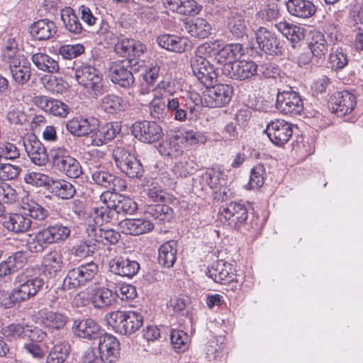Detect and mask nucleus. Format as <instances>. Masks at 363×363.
Returning a JSON list of instances; mask_svg holds the SVG:
<instances>
[{
    "mask_svg": "<svg viewBox=\"0 0 363 363\" xmlns=\"http://www.w3.org/2000/svg\"><path fill=\"white\" fill-rule=\"evenodd\" d=\"M158 45L169 51L182 53L192 48L190 40L185 37L164 34L157 38Z\"/></svg>",
    "mask_w": 363,
    "mask_h": 363,
    "instance_id": "5701e85b",
    "label": "nucleus"
},
{
    "mask_svg": "<svg viewBox=\"0 0 363 363\" xmlns=\"http://www.w3.org/2000/svg\"><path fill=\"white\" fill-rule=\"evenodd\" d=\"M84 52L82 44H66L59 48V54L65 60H72L81 55Z\"/></svg>",
    "mask_w": 363,
    "mask_h": 363,
    "instance_id": "338daca9",
    "label": "nucleus"
},
{
    "mask_svg": "<svg viewBox=\"0 0 363 363\" xmlns=\"http://www.w3.org/2000/svg\"><path fill=\"white\" fill-rule=\"evenodd\" d=\"M276 107L284 114L297 116L303 111V103L299 94L290 88L277 94Z\"/></svg>",
    "mask_w": 363,
    "mask_h": 363,
    "instance_id": "ddd939ff",
    "label": "nucleus"
},
{
    "mask_svg": "<svg viewBox=\"0 0 363 363\" xmlns=\"http://www.w3.org/2000/svg\"><path fill=\"white\" fill-rule=\"evenodd\" d=\"M61 18L67 30L74 34L80 33L82 30V26L71 8H66L61 13Z\"/></svg>",
    "mask_w": 363,
    "mask_h": 363,
    "instance_id": "3c124183",
    "label": "nucleus"
},
{
    "mask_svg": "<svg viewBox=\"0 0 363 363\" xmlns=\"http://www.w3.org/2000/svg\"><path fill=\"white\" fill-rule=\"evenodd\" d=\"M170 339L173 348L177 352H184L188 349L189 337L183 330H172Z\"/></svg>",
    "mask_w": 363,
    "mask_h": 363,
    "instance_id": "6e6d98bb",
    "label": "nucleus"
},
{
    "mask_svg": "<svg viewBox=\"0 0 363 363\" xmlns=\"http://www.w3.org/2000/svg\"><path fill=\"white\" fill-rule=\"evenodd\" d=\"M98 272V265L93 262L69 270L64 279L62 289H76L91 281Z\"/></svg>",
    "mask_w": 363,
    "mask_h": 363,
    "instance_id": "0eeeda50",
    "label": "nucleus"
},
{
    "mask_svg": "<svg viewBox=\"0 0 363 363\" xmlns=\"http://www.w3.org/2000/svg\"><path fill=\"white\" fill-rule=\"evenodd\" d=\"M265 169L263 164H258L252 170L248 185L250 189H259L264 184Z\"/></svg>",
    "mask_w": 363,
    "mask_h": 363,
    "instance_id": "774afa93",
    "label": "nucleus"
},
{
    "mask_svg": "<svg viewBox=\"0 0 363 363\" xmlns=\"http://www.w3.org/2000/svg\"><path fill=\"white\" fill-rule=\"evenodd\" d=\"M222 73L226 77L245 80L255 76L258 72L257 65L251 60H240L234 65L228 64L225 68H221Z\"/></svg>",
    "mask_w": 363,
    "mask_h": 363,
    "instance_id": "2eb2a0df",
    "label": "nucleus"
},
{
    "mask_svg": "<svg viewBox=\"0 0 363 363\" xmlns=\"http://www.w3.org/2000/svg\"><path fill=\"white\" fill-rule=\"evenodd\" d=\"M101 108L108 113H116L123 111L127 107V104L118 96L108 94L102 98L101 101Z\"/></svg>",
    "mask_w": 363,
    "mask_h": 363,
    "instance_id": "8fccbe9b",
    "label": "nucleus"
},
{
    "mask_svg": "<svg viewBox=\"0 0 363 363\" xmlns=\"http://www.w3.org/2000/svg\"><path fill=\"white\" fill-rule=\"evenodd\" d=\"M348 63L347 55L342 49L332 50L328 57V65L331 69L338 72L342 69Z\"/></svg>",
    "mask_w": 363,
    "mask_h": 363,
    "instance_id": "4d7b16f0",
    "label": "nucleus"
},
{
    "mask_svg": "<svg viewBox=\"0 0 363 363\" xmlns=\"http://www.w3.org/2000/svg\"><path fill=\"white\" fill-rule=\"evenodd\" d=\"M113 158L118 168L121 169L125 168V164L130 161V157H135L130 152L124 147H116L112 152Z\"/></svg>",
    "mask_w": 363,
    "mask_h": 363,
    "instance_id": "69168bd1",
    "label": "nucleus"
},
{
    "mask_svg": "<svg viewBox=\"0 0 363 363\" xmlns=\"http://www.w3.org/2000/svg\"><path fill=\"white\" fill-rule=\"evenodd\" d=\"M31 60L35 66L41 71L56 73L59 70L57 61L46 53H35L32 55Z\"/></svg>",
    "mask_w": 363,
    "mask_h": 363,
    "instance_id": "c03bdc74",
    "label": "nucleus"
},
{
    "mask_svg": "<svg viewBox=\"0 0 363 363\" xmlns=\"http://www.w3.org/2000/svg\"><path fill=\"white\" fill-rule=\"evenodd\" d=\"M145 216L147 220L152 219L158 224H162L172 220V210L167 205H150L145 211Z\"/></svg>",
    "mask_w": 363,
    "mask_h": 363,
    "instance_id": "c9c22d12",
    "label": "nucleus"
},
{
    "mask_svg": "<svg viewBox=\"0 0 363 363\" xmlns=\"http://www.w3.org/2000/svg\"><path fill=\"white\" fill-rule=\"evenodd\" d=\"M50 189L53 195L62 199H69L76 193L74 186L65 179H52Z\"/></svg>",
    "mask_w": 363,
    "mask_h": 363,
    "instance_id": "a18cd8bd",
    "label": "nucleus"
},
{
    "mask_svg": "<svg viewBox=\"0 0 363 363\" xmlns=\"http://www.w3.org/2000/svg\"><path fill=\"white\" fill-rule=\"evenodd\" d=\"M203 103V96L195 91H190L186 99V108L189 110L190 119L197 118L201 111L202 104Z\"/></svg>",
    "mask_w": 363,
    "mask_h": 363,
    "instance_id": "5fc2aeb1",
    "label": "nucleus"
},
{
    "mask_svg": "<svg viewBox=\"0 0 363 363\" xmlns=\"http://www.w3.org/2000/svg\"><path fill=\"white\" fill-rule=\"evenodd\" d=\"M34 103L45 112L55 116L65 118L69 112V106L66 104L46 96L35 97Z\"/></svg>",
    "mask_w": 363,
    "mask_h": 363,
    "instance_id": "4be33fe9",
    "label": "nucleus"
},
{
    "mask_svg": "<svg viewBox=\"0 0 363 363\" xmlns=\"http://www.w3.org/2000/svg\"><path fill=\"white\" fill-rule=\"evenodd\" d=\"M26 327V323H11L2 329V334L9 340L17 338L25 339Z\"/></svg>",
    "mask_w": 363,
    "mask_h": 363,
    "instance_id": "bf43d9fd",
    "label": "nucleus"
},
{
    "mask_svg": "<svg viewBox=\"0 0 363 363\" xmlns=\"http://www.w3.org/2000/svg\"><path fill=\"white\" fill-rule=\"evenodd\" d=\"M96 235V240L104 245H115L121 238V234L118 231L106 228H100Z\"/></svg>",
    "mask_w": 363,
    "mask_h": 363,
    "instance_id": "052dcab7",
    "label": "nucleus"
},
{
    "mask_svg": "<svg viewBox=\"0 0 363 363\" xmlns=\"http://www.w3.org/2000/svg\"><path fill=\"white\" fill-rule=\"evenodd\" d=\"M177 253V242L171 240L162 244L158 250V262L164 267H173Z\"/></svg>",
    "mask_w": 363,
    "mask_h": 363,
    "instance_id": "4c0bfd02",
    "label": "nucleus"
},
{
    "mask_svg": "<svg viewBox=\"0 0 363 363\" xmlns=\"http://www.w3.org/2000/svg\"><path fill=\"white\" fill-rule=\"evenodd\" d=\"M131 133L135 138L144 143H154L164 136L162 127L155 121H138L131 127Z\"/></svg>",
    "mask_w": 363,
    "mask_h": 363,
    "instance_id": "6e6552de",
    "label": "nucleus"
},
{
    "mask_svg": "<svg viewBox=\"0 0 363 363\" xmlns=\"http://www.w3.org/2000/svg\"><path fill=\"white\" fill-rule=\"evenodd\" d=\"M43 230L50 244L64 242L69 238L71 233V230L68 226L60 223L50 225L43 228Z\"/></svg>",
    "mask_w": 363,
    "mask_h": 363,
    "instance_id": "a19ab883",
    "label": "nucleus"
},
{
    "mask_svg": "<svg viewBox=\"0 0 363 363\" xmlns=\"http://www.w3.org/2000/svg\"><path fill=\"white\" fill-rule=\"evenodd\" d=\"M201 182L214 191L225 182V179L222 171L219 169L212 168L208 169L201 175Z\"/></svg>",
    "mask_w": 363,
    "mask_h": 363,
    "instance_id": "de8ad7c7",
    "label": "nucleus"
},
{
    "mask_svg": "<svg viewBox=\"0 0 363 363\" xmlns=\"http://www.w3.org/2000/svg\"><path fill=\"white\" fill-rule=\"evenodd\" d=\"M276 28L293 43L299 42L304 38V29L300 26L281 21L275 24Z\"/></svg>",
    "mask_w": 363,
    "mask_h": 363,
    "instance_id": "37998d69",
    "label": "nucleus"
},
{
    "mask_svg": "<svg viewBox=\"0 0 363 363\" xmlns=\"http://www.w3.org/2000/svg\"><path fill=\"white\" fill-rule=\"evenodd\" d=\"M42 265L45 274L50 277L56 276L64 267L61 251L57 248L49 250L43 257Z\"/></svg>",
    "mask_w": 363,
    "mask_h": 363,
    "instance_id": "7c9ffc66",
    "label": "nucleus"
},
{
    "mask_svg": "<svg viewBox=\"0 0 363 363\" xmlns=\"http://www.w3.org/2000/svg\"><path fill=\"white\" fill-rule=\"evenodd\" d=\"M70 352V345L66 341L55 344L50 350L46 362L47 363H63Z\"/></svg>",
    "mask_w": 363,
    "mask_h": 363,
    "instance_id": "09e8293b",
    "label": "nucleus"
},
{
    "mask_svg": "<svg viewBox=\"0 0 363 363\" xmlns=\"http://www.w3.org/2000/svg\"><path fill=\"white\" fill-rule=\"evenodd\" d=\"M118 226L126 235H139L150 232L154 224L146 218L125 219L119 222Z\"/></svg>",
    "mask_w": 363,
    "mask_h": 363,
    "instance_id": "2f4dec72",
    "label": "nucleus"
},
{
    "mask_svg": "<svg viewBox=\"0 0 363 363\" xmlns=\"http://www.w3.org/2000/svg\"><path fill=\"white\" fill-rule=\"evenodd\" d=\"M167 86H169V82H161L153 90L155 97L150 104V112L153 118L160 119L165 114L166 101L172 95Z\"/></svg>",
    "mask_w": 363,
    "mask_h": 363,
    "instance_id": "dca6fc26",
    "label": "nucleus"
},
{
    "mask_svg": "<svg viewBox=\"0 0 363 363\" xmlns=\"http://www.w3.org/2000/svg\"><path fill=\"white\" fill-rule=\"evenodd\" d=\"M73 330L78 337L93 340V345L101 334L99 325L89 318L75 320Z\"/></svg>",
    "mask_w": 363,
    "mask_h": 363,
    "instance_id": "c85d7f7f",
    "label": "nucleus"
},
{
    "mask_svg": "<svg viewBox=\"0 0 363 363\" xmlns=\"http://www.w3.org/2000/svg\"><path fill=\"white\" fill-rule=\"evenodd\" d=\"M203 92V104L210 108L222 107L228 104L233 94V87L228 84H218L206 87Z\"/></svg>",
    "mask_w": 363,
    "mask_h": 363,
    "instance_id": "9d476101",
    "label": "nucleus"
},
{
    "mask_svg": "<svg viewBox=\"0 0 363 363\" xmlns=\"http://www.w3.org/2000/svg\"><path fill=\"white\" fill-rule=\"evenodd\" d=\"M285 5L291 16L301 19H308L316 12V6L309 0H287Z\"/></svg>",
    "mask_w": 363,
    "mask_h": 363,
    "instance_id": "bb28decb",
    "label": "nucleus"
},
{
    "mask_svg": "<svg viewBox=\"0 0 363 363\" xmlns=\"http://www.w3.org/2000/svg\"><path fill=\"white\" fill-rule=\"evenodd\" d=\"M244 55V48L240 43H230L225 45L216 55L215 61L225 68L228 64L234 65Z\"/></svg>",
    "mask_w": 363,
    "mask_h": 363,
    "instance_id": "a878e982",
    "label": "nucleus"
},
{
    "mask_svg": "<svg viewBox=\"0 0 363 363\" xmlns=\"http://www.w3.org/2000/svg\"><path fill=\"white\" fill-rule=\"evenodd\" d=\"M27 262V253L18 251L0 263V277L3 278L22 269Z\"/></svg>",
    "mask_w": 363,
    "mask_h": 363,
    "instance_id": "473e14b6",
    "label": "nucleus"
},
{
    "mask_svg": "<svg viewBox=\"0 0 363 363\" xmlns=\"http://www.w3.org/2000/svg\"><path fill=\"white\" fill-rule=\"evenodd\" d=\"M111 287H96L94 289L91 301L94 307L101 308L112 304L115 294Z\"/></svg>",
    "mask_w": 363,
    "mask_h": 363,
    "instance_id": "79ce46f5",
    "label": "nucleus"
},
{
    "mask_svg": "<svg viewBox=\"0 0 363 363\" xmlns=\"http://www.w3.org/2000/svg\"><path fill=\"white\" fill-rule=\"evenodd\" d=\"M220 218L224 223L235 229L242 226L248 217L246 207L241 203L230 202L220 208Z\"/></svg>",
    "mask_w": 363,
    "mask_h": 363,
    "instance_id": "f8f14e48",
    "label": "nucleus"
},
{
    "mask_svg": "<svg viewBox=\"0 0 363 363\" xmlns=\"http://www.w3.org/2000/svg\"><path fill=\"white\" fill-rule=\"evenodd\" d=\"M94 160L88 162L93 182L105 189L106 191H123L126 189L125 180L101 168L100 164H94Z\"/></svg>",
    "mask_w": 363,
    "mask_h": 363,
    "instance_id": "423d86ee",
    "label": "nucleus"
},
{
    "mask_svg": "<svg viewBox=\"0 0 363 363\" xmlns=\"http://www.w3.org/2000/svg\"><path fill=\"white\" fill-rule=\"evenodd\" d=\"M108 325L116 333L129 335L138 330L143 323V315L136 311H116L107 315Z\"/></svg>",
    "mask_w": 363,
    "mask_h": 363,
    "instance_id": "7ed1b4c3",
    "label": "nucleus"
},
{
    "mask_svg": "<svg viewBox=\"0 0 363 363\" xmlns=\"http://www.w3.org/2000/svg\"><path fill=\"white\" fill-rule=\"evenodd\" d=\"M23 146L32 163L44 166L49 160L48 154L43 144L35 135H28L23 140Z\"/></svg>",
    "mask_w": 363,
    "mask_h": 363,
    "instance_id": "a211bd4d",
    "label": "nucleus"
},
{
    "mask_svg": "<svg viewBox=\"0 0 363 363\" xmlns=\"http://www.w3.org/2000/svg\"><path fill=\"white\" fill-rule=\"evenodd\" d=\"M24 211L28 213V217L36 220L42 221L48 218V211L34 201H29L23 205Z\"/></svg>",
    "mask_w": 363,
    "mask_h": 363,
    "instance_id": "13d9d810",
    "label": "nucleus"
},
{
    "mask_svg": "<svg viewBox=\"0 0 363 363\" xmlns=\"http://www.w3.org/2000/svg\"><path fill=\"white\" fill-rule=\"evenodd\" d=\"M57 31L55 23L48 18L35 21L30 26V35L39 41L50 39L56 34Z\"/></svg>",
    "mask_w": 363,
    "mask_h": 363,
    "instance_id": "c756f323",
    "label": "nucleus"
},
{
    "mask_svg": "<svg viewBox=\"0 0 363 363\" xmlns=\"http://www.w3.org/2000/svg\"><path fill=\"white\" fill-rule=\"evenodd\" d=\"M228 29L235 38H242L246 35L247 26L245 13L233 11L228 17Z\"/></svg>",
    "mask_w": 363,
    "mask_h": 363,
    "instance_id": "e433bc0d",
    "label": "nucleus"
},
{
    "mask_svg": "<svg viewBox=\"0 0 363 363\" xmlns=\"http://www.w3.org/2000/svg\"><path fill=\"white\" fill-rule=\"evenodd\" d=\"M52 167L69 178H79L82 174L79 162L65 147L52 149L50 152Z\"/></svg>",
    "mask_w": 363,
    "mask_h": 363,
    "instance_id": "20e7f679",
    "label": "nucleus"
},
{
    "mask_svg": "<svg viewBox=\"0 0 363 363\" xmlns=\"http://www.w3.org/2000/svg\"><path fill=\"white\" fill-rule=\"evenodd\" d=\"M206 275L215 282L220 284L233 283L236 276L233 265L222 259L213 263L208 268Z\"/></svg>",
    "mask_w": 363,
    "mask_h": 363,
    "instance_id": "6ab92c4d",
    "label": "nucleus"
},
{
    "mask_svg": "<svg viewBox=\"0 0 363 363\" xmlns=\"http://www.w3.org/2000/svg\"><path fill=\"white\" fill-rule=\"evenodd\" d=\"M356 105V97L347 91H337L330 98V106L338 116L351 113Z\"/></svg>",
    "mask_w": 363,
    "mask_h": 363,
    "instance_id": "aec40b11",
    "label": "nucleus"
},
{
    "mask_svg": "<svg viewBox=\"0 0 363 363\" xmlns=\"http://www.w3.org/2000/svg\"><path fill=\"white\" fill-rule=\"evenodd\" d=\"M215 43H203L196 48L194 56L191 60V67L194 74L206 87L211 86L217 81V73L213 66L206 59L214 54Z\"/></svg>",
    "mask_w": 363,
    "mask_h": 363,
    "instance_id": "f257e3e1",
    "label": "nucleus"
},
{
    "mask_svg": "<svg viewBox=\"0 0 363 363\" xmlns=\"http://www.w3.org/2000/svg\"><path fill=\"white\" fill-rule=\"evenodd\" d=\"M30 273V271L26 269L16 277L15 281L18 285L13 289L19 303L35 296L44 284L42 278L32 276Z\"/></svg>",
    "mask_w": 363,
    "mask_h": 363,
    "instance_id": "39448f33",
    "label": "nucleus"
},
{
    "mask_svg": "<svg viewBox=\"0 0 363 363\" xmlns=\"http://www.w3.org/2000/svg\"><path fill=\"white\" fill-rule=\"evenodd\" d=\"M185 29L191 36L203 39L211 34L212 28L206 20L196 18L186 23Z\"/></svg>",
    "mask_w": 363,
    "mask_h": 363,
    "instance_id": "ea45409f",
    "label": "nucleus"
},
{
    "mask_svg": "<svg viewBox=\"0 0 363 363\" xmlns=\"http://www.w3.org/2000/svg\"><path fill=\"white\" fill-rule=\"evenodd\" d=\"M114 50L122 57H140L146 50V46L140 41L121 37L115 43Z\"/></svg>",
    "mask_w": 363,
    "mask_h": 363,
    "instance_id": "393cba45",
    "label": "nucleus"
},
{
    "mask_svg": "<svg viewBox=\"0 0 363 363\" xmlns=\"http://www.w3.org/2000/svg\"><path fill=\"white\" fill-rule=\"evenodd\" d=\"M167 109L171 112V114L174 116V118L176 121H184L187 118V111L185 104H183V99L182 101L179 99L169 98L167 99Z\"/></svg>",
    "mask_w": 363,
    "mask_h": 363,
    "instance_id": "864d4df0",
    "label": "nucleus"
},
{
    "mask_svg": "<svg viewBox=\"0 0 363 363\" xmlns=\"http://www.w3.org/2000/svg\"><path fill=\"white\" fill-rule=\"evenodd\" d=\"M119 191H104L100 196L101 203H108L117 214H133L138 208L136 202L128 196L119 194Z\"/></svg>",
    "mask_w": 363,
    "mask_h": 363,
    "instance_id": "9b49d317",
    "label": "nucleus"
},
{
    "mask_svg": "<svg viewBox=\"0 0 363 363\" xmlns=\"http://www.w3.org/2000/svg\"><path fill=\"white\" fill-rule=\"evenodd\" d=\"M105 358L106 363L115 362L119 357L121 345L118 339L113 335L104 333L95 342V344Z\"/></svg>",
    "mask_w": 363,
    "mask_h": 363,
    "instance_id": "f3484780",
    "label": "nucleus"
},
{
    "mask_svg": "<svg viewBox=\"0 0 363 363\" xmlns=\"http://www.w3.org/2000/svg\"><path fill=\"white\" fill-rule=\"evenodd\" d=\"M74 77L77 83L95 99L108 90L107 82L102 73L94 66L86 65L77 67Z\"/></svg>",
    "mask_w": 363,
    "mask_h": 363,
    "instance_id": "f03ea898",
    "label": "nucleus"
},
{
    "mask_svg": "<svg viewBox=\"0 0 363 363\" xmlns=\"http://www.w3.org/2000/svg\"><path fill=\"white\" fill-rule=\"evenodd\" d=\"M164 9L184 16H195L201 11V6L194 0H162Z\"/></svg>",
    "mask_w": 363,
    "mask_h": 363,
    "instance_id": "cd10ccee",
    "label": "nucleus"
},
{
    "mask_svg": "<svg viewBox=\"0 0 363 363\" xmlns=\"http://www.w3.org/2000/svg\"><path fill=\"white\" fill-rule=\"evenodd\" d=\"M48 245L50 243L44 231L41 230L28 242V247L30 252L36 253L42 252Z\"/></svg>",
    "mask_w": 363,
    "mask_h": 363,
    "instance_id": "0e129e2a",
    "label": "nucleus"
},
{
    "mask_svg": "<svg viewBox=\"0 0 363 363\" xmlns=\"http://www.w3.org/2000/svg\"><path fill=\"white\" fill-rule=\"evenodd\" d=\"M266 133L274 145L281 146L287 143L293 135V125L282 119H276L268 123Z\"/></svg>",
    "mask_w": 363,
    "mask_h": 363,
    "instance_id": "4468645a",
    "label": "nucleus"
},
{
    "mask_svg": "<svg viewBox=\"0 0 363 363\" xmlns=\"http://www.w3.org/2000/svg\"><path fill=\"white\" fill-rule=\"evenodd\" d=\"M110 272L113 274H109L106 278L107 286L113 287L115 283L113 279L116 275L131 278L137 274L140 269V264L135 260H131L124 257H116L109 261Z\"/></svg>",
    "mask_w": 363,
    "mask_h": 363,
    "instance_id": "1a4fd4ad",
    "label": "nucleus"
},
{
    "mask_svg": "<svg viewBox=\"0 0 363 363\" xmlns=\"http://www.w3.org/2000/svg\"><path fill=\"white\" fill-rule=\"evenodd\" d=\"M24 181L26 184L36 186H50L52 178L47 174L31 172L27 173L24 177Z\"/></svg>",
    "mask_w": 363,
    "mask_h": 363,
    "instance_id": "e2e57ef3",
    "label": "nucleus"
},
{
    "mask_svg": "<svg viewBox=\"0 0 363 363\" xmlns=\"http://www.w3.org/2000/svg\"><path fill=\"white\" fill-rule=\"evenodd\" d=\"M94 118H74L67 123V130L73 135L81 137L87 135L94 129V125L91 124Z\"/></svg>",
    "mask_w": 363,
    "mask_h": 363,
    "instance_id": "58836bf2",
    "label": "nucleus"
},
{
    "mask_svg": "<svg viewBox=\"0 0 363 363\" xmlns=\"http://www.w3.org/2000/svg\"><path fill=\"white\" fill-rule=\"evenodd\" d=\"M104 205L95 207L91 213V218L96 225H102L104 223H110L115 219L116 212L109 206L108 203H102Z\"/></svg>",
    "mask_w": 363,
    "mask_h": 363,
    "instance_id": "49530a36",
    "label": "nucleus"
},
{
    "mask_svg": "<svg viewBox=\"0 0 363 363\" xmlns=\"http://www.w3.org/2000/svg\"><path fill=\"white\" fill-rule=\"evenodd\" d=\"M109 77L113 83L123 88H130L135 83L131 70L122 62H116L111 65L109 69Z\"/></svg>",
    "mask_w": 363,
    "mask_h": 363,
    "instance_id": "412c9836",
    "label": "nucleus"
},
{
    "mask_svg": "<svg viewBox=\"0 0 363 363\" xmlns=\"http://www.w3.org/2000/svg\"><path fill=\"white\" fill-rule=\"evenodd\" d=\"M13 79L19 84L28 82L31 76L30 63L27 57H23L9 66Z\"/></svg>",
    "mask_w": 363,
    "mask_h": 363,
    "instance_id": "f704fd0d",
    "label": "nucleus"
},
{
    "mask_svg": "<svg viewBox=\"0 0 363 363\" xmlns=\"http://www.w3.org/2000/svg\"><path fill=\"white\" fill-rule=\"evenodd\" d=\"M256 40L259 48L270 55H279L281 49L277 36L264 27H259L256 32Z\"/></svg>",
    "mask_w": 363,
    "mask_h": 363,
    "instance_id": "b1692460",
    "label": "nucleus"
},
{
    "mask_svg": "<svg viewBox=\"0 0 363 363\" xmlns=\"http://www.w3.org/2000/svg\"><path fill=\"white\" fill-rule=\"evenodd\" d=\"M32 221L28 215L9 213L3 222V226L9 231L16 234L27 232L31 227Z\"/></svg>",
    "mask_w": 363,
    "mask_h": 363,
    "instance_id": "72a5a7b5",
    "label": "nucleus"
},
{
    "mask_svg": "<svg viewBox=\"0 0 363 363\" xmlns=\"http://www.w3.org/2000/svg\"><path fill=\"white\" fill-rule=\"evenodd\" d=\"M67 321V317L57 312L49 311L45 313L42 319L43 325L50 330H60Z\"/></svg>",
    "mask_w": 363,
    "mask_h": 363,
    "instance_id": "603ef678",
    "label": "nucleus"
},
{
    "mask_svg": "<svg viewBox=\"0 0 363 363\" xmlns=\"http://www.w3.org/2000/svg\"><path fill=\"white\" fill-rule=\"evenodd\" d=\"M309 48L315 57H321L325 55L328 51V45L323 35L317 33L309 44Z\"/></svg>",
    "mask_w": 363,
    "mask_h": 363,
    "instance_id": "680f3d73",
    "label": "nucleus"
}]
</instances>
